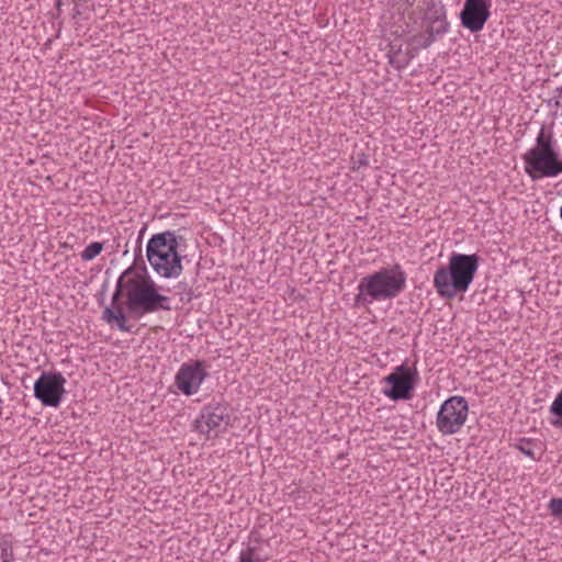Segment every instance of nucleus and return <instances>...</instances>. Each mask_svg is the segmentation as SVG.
Instances as JSON below:
<instances>
[{"instance_id":"8","label":"nucleus","mask_w":562,"mask_h":562,"mask_svg":"<svg viewBox=\"0 0 562 562\" xmlns=\"http://www.w3.org/2000/svg\"><path fill=\"white\" fill-rule=\"evenodd\" d=\"M66 379L60 372H42L34 382V396L43 406L58 407L65 394Z\"/></svg>"},{"instance_id":"1","label":"nucleus","mask_w":562,"mask_h":562,"mask_svg":"<svg viewBox=\"0 0 562 562\" xmlns=\"http://www.w3.org/2000/svg\"><path fill=\"white\" fill-rule=\"evenodd\" d=\"M145 227L140 229L137 243L140 245ZM125 296L126 310L131 317L140 318L146 314L158 311H170V297L159 293L158 286L150 278L145 261L142 258V249L134 263L125 269L116 281L115 290L111 299V306L103 311L102 319L110 325H115L121 331L131 333L126 315L120 303Z\"/></svg>"},{"instance_id":"16","label":"nucleus","mask_w":562,"mask_h":562,"mask_svg":"<svg viewBox=\"0 0 562 562\" xmlns=\"http://www.w3.org/2000/svg\"><path fill=\"white\" fill-rule=\"evenodd\" d=\"M516 448L525 456L531 458L532 460H537L532 449L531 439L520 438L519 442L516 445Z\"/></svg>"},{"instance_id":"6","label":"nucleus","mask_w":562,"mask_h":562,"mask_svg":"<svg viewBox=\"0 0 562 562\" xmlns=\"http://www.w3.org/2000/svg\"><path fill=\"white\" fill-rule=\"evenodd\" d=\"M469 406L463 396H451L446 400L436 418L438 430L442 435H454L461 430L468 417Z\"/></svg>"},{"instance_id":"3","label":"nucleus","mask_w":562,"mask_h":562,"mask_svg":"<svg viewBox=\"0 0 562 562\" xmlns=\"http://www.w3.org/2000/svg\"><path fill=\"white\" fill-rule=\"evenodd\" d=\"M406 272L398 263L363 277L358 284L355 306L397 297L406 288Z\"/></svg>"},{"instance_id":"24","label":"nucleus","mask_w":562,"mask_h":562,"mask_svg":"<svg viewBox=\"0 0 562 562\" xmlns=\"http://www.w3.org/2000/svg\"><path fill=\"white\" fill-rule=\"evenodd\" d=\"M557 91L561 94L562 93V86L557 88Z\"/></svg>"},{"instance_id":"2","label":"nucleus","mask_w":562,"mask_h":562,"mask_svg":"<svg viewBox=\"0 0 562 562\" xmlns=\"http://www.w3.org/2000/svg\"><path fill=\"white\" fill-rule=\"evenodd\" d=\"M479 256L452 252L447 266L434 274V286L442 299H453L468 291L479 268Z\"/></svg>"},{"instance_id":"7","label":"nucleus","mask_w":562,"mask_h":562,"mask_svg":"<svg viewBox=\"0 0 562 562\" xmlns=\"http://www.w3.org/2000/svg\"><path fill=\"white\" fill-rule=\"evenodd\" d=\"M417 381L418 373L416 369L412 370L403 363L383 378V382L390 385V387L383 390V394L392 401L411 400Z\"/></svg>"},{"instance_id":"23","label":"nucleus","mask_w":562,"mask_h":562,"mask_svg":"<svg viewBox=\"0 0 562 562\" xmlns=\"http://www.w3.org/2000/svg\"><path fill=\"white\" fill-rule=\"evenodd\" d=\"M551 424L555 427L562 428V416L558 417L555 420H552Z\"/></svg>"},{"instance_id":"19","label":"nucleus","mask_w":562,"mask_h":562,"mask_svg":"<svg viewBox=\"0 0 562 562\" xmlns=\"http://www.w3.org/2000/svg\"><path fill=\"white\" fill-rule=\"evenodd\" d=\"M549 508L553 516L562 517V498H552L549 503Z\"/></svg>"},{"instance_id":"18","label":"nucleus","mask_w":562,"mask_h":562,"mask_svg":"<svg viewBox=\"0 0 562 562\" xmlns=\"http://www.w3.org/2000/svg\"><path fill=\"white\" fill-rule=\"evenodd\" d=\"M550 413L557 417H562V391L558 393L550 406Z\"/></svg>"},{"instance_id":"22","label":"nucleus","mask_w":562,"mask_h":562,"mask_svg":"<svg viewBox=\"0 0 562 562\" xmlns=\"http://www.w3.org/2000/svg\"><path fill=\"white\" fill-rule=\"evenodd\" d=\"M81 13H82V12H81V9H80V4H79V3H77V4H76V7L74 8V14H72V16H74V18H77V16L81 15Z\"/></svg>"},{"instance_id":"25","label":"nucleus","mask_w":562,"mask_h":562,"mask_svg":"<svg viewBox=\"0 0 562 562\" xmlns=\"http://www.w3.org/2000/svg\"><path fill=\"white\" fill-rule=\"evenodd\" d=\"M60 5H61V2H60V1H58V2H57V8L59 9V7H60Z\"/></svg>"},{"instance_id":"13","label":"nucleus","mask_w":562,"mask_h":562,"mask_svg":"<svg viewBox=\"0 0 562 562\" xmlns=\"http://www.w3.org/2000/svg\"><path fill=\"white\" fill-rule=\"evenodd\" d=\"M103 248V243L93 241L83 249V251L80 255L81 259L83 261H91L102 252Z\"/></svg>"},{"instance_id":"11","label":"nucleus","mask_w":562,"mask_h":562,"mask_svg":"<svg viewBox=\"0 0 562 562\" xmlns=\"http://www.w3.org/2000/svg\"><path fill=\"white\" fill-rule=\"evenodd\" d=\"M488 7L485 0H465L460 12L461 25L472 33L481 31L490 18Z\"/></svg>"},{"instance_id":"5","label":"nucleus","mask_w":562,"mask_h":562,"mask_svg":"<svg viewBox=\"0 0 562 562\" xmlns=\"http://www.w3.org/2000/svg\"><path fill=\"white\" fill-rule=\"evenodd\" d=\"M525 172L532 179L555 178L562 173V159L550 128L542 126L535 145L522 156Z\"/></svg>"},{"instance_id":"17","label":"nucleus","mask_w":562,"mask_h":562,"mask_svg":"<svg viewBox=\"0 0 562 562\" xmlns=\"http://www.w3.org/2000/svg\"><path fill=\"white\" fill-rule=\"evenodd\" d=\"M255 551L256 549L254 547H248L246 550H243L238 562H261L262 560L255 555Z\"/></svg>"},{"instance_id":"15","label":"nucleus","mask_w":562,"mask_h":562,"mask_svg":"<svg viewBox=\"0 0 562 562\" xmlns=\"http://www.w3.org/2000/svg\"><path fill=\"white\" fill-rule=\"evenodd\" d=\"M413 58V55L407 53L405 56H401L400 53H395L390 56V64L393 65L397 69L405 68L409 60Z\"/></svg>"},{"instance_id":"14","label":"nucleus","mask_w":562,"mask_h":562,"mask_svg":"<svg viewBox=\"0 0 562 562\" xmlns=\"http://www.w3.org/2000/svg\"><path fill=\"white\" fill-rule=\"evenodd\" d=\"M0 558L2 562H13V546L12 541L9 539V536H4L0 540Z\"/></svg>"},{"instance_id":"10","label":"nucleus","mask_w":562,"mask_h":562,"mask_svg":"<svg viewBox=\"0 0 562 562\" xmlns=\"http://www.w3.org/2000/svg\"><path fill=\"white\" fill-rule=\"evenodd\" d=\"M229 420L231 416L226 404L210 403L201 409L199 417L193 423V429L210 438L211 431H220L223 424L225 430Z\"/></svg>"},{"instance_id":"12","label":"nucleus","mask_w":562,"mask_h":562,"mask_svg":"<svg viewBox=\"0 0 562 562\" xmlns=\"http://www.w3.org/2000/svg\"><path fill=\"white\" fill-rule=\"evenodd\" d=\"M430 20L426 32L432 33L435 36L443 34L448 31L449 23L446 21L442 8L434 12V16H428Z\"/></svg>"},{"instance_id":"9","label":"nucleus","mask_w":562,"mask_h":562,"mask_svg":"<svg viewBox=\"0 0 562 562\" xmlns=\"http://www.w3.org/2000/svg\"><path fill=\"white\" fill-rule=\"evenodd\" d=\"M207 376L206 362L191 359L180 366L175 375V384L183 395L191 396L198 393L201 384Z\"/></svg>"},{"instance_id":"20","label":"nucleus","mask_w":562,"mask_h":562,"mask_svg":"<svg viewBox=\"0 0 562 562\" xmlns=\"http://www.w3.org/2000/svg\"><path fill=\"white\" fill-rule=\"evenodd\" d=\"M352 161H353V168H357V169H359L361 167H366L369 164V159L363 153L358 154L356 157H352Z\"/></svg>"},{"instance_id":"21","label":"nucleus","mask_w":562,"mask_h":562,"mask_svg":"<svg viewBox=\"0 0 562 562\" xmlns=\"http://www.w3.org/2000/svg\"><path fill=\"white\" fill-rule=\"evenodd\" d=\"M419 37V46L423 48L429 47L435 42L436 38V36L430 32H426V35H420Z\"/></svg>"},{"instance_id":"4","label":"nucleus","mask_w":562,"mask_h":562,"mask_svg":"<svg viewBox=\"0 0 562 562\" xmlns=\"http://www.w3.org/2000/svg\"><path fill=\"white\" fill-rule=\"evenodd\" d=\"M183 240L173 231L154 234L146 245V258L155 273L164 279H177L183 272V256L179 252Z\"/></svg>"}]
</instances>
